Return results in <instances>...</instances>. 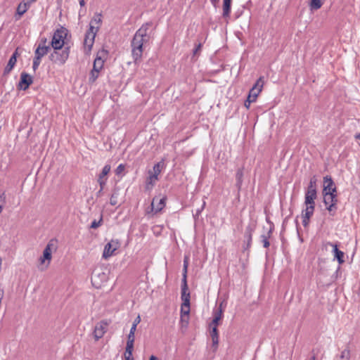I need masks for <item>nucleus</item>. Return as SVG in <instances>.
<instances>
[{"label": "nucleus", "mask_w": 360, "mask_h": 360, "mask_svg": "<svg viewBox=\"0 0 360 360\" xmlns=\"http://www.w3.org/2000/svg\"><path fill=\"white\" fill-rule=\"evenodd\" d=\"M150 25L149 22L143 24L136 32L131 41V56L136 64L141 62L144 46L149 41L150 36L148 34V30Z\"/></svg>", "instance_id": "obj_1"}, {"label": "nucleus", "mask_w": 360, "mask_h": 360, "mask_svg": "<svg viewBox=\"0 0 360 360\" xmlns=\"http://www.w3.org/2000/svg\"><path fill=\"white\" fill-rule=\"evenodd\" d=\"M70 46L59 48L58 49H53V52L49 56V60L55 64L64 65L69 58L70 55Z\"/></svg>", "instance_id": "obj_2"}, {"label": "nucleus", "mask_w": 360, "mask_h": 360, "mask_svg": "<svg viewBox=\"0 0 360 360\" xmlns=\"http://www.w3.org/2000/svg\"><path fill=\"white\" fill-rule=\"evenodd\" d=\"M68 32V30L63 27L55 31L51 41V46L53 49H58L59 48L66 46L65 39L67 37Z\"/></svg>", "instance_id": "obj_3"}, {"label": "nucleus", "mask_w": 360, "mask_h": 360, "mask_svg": "<svg viewBox=\"0 0 360 360\" xmlns=\"http://www.w3.org/2000/svg\"><path fill=\"white\" fill-rule=\"evenodd\" d=\"M257 224L255 221L250 222L245 227L244 232V241L242 246L243 252H247V255H249L250 248L252 245V235L256 229Z\"/></svg>", "instance_id": "obj_4"}, {"label": "nucleus", "mask_w": 360, "mask_h": 360, "mask_svg": "<svg viewBox=\"0 0 360 360\" xmlns=\"http://www.w3.org/2000/svg\"><path fill=\"white\" fill-rule=\"evenodd\" d=\"M317 179L316 176L311 177L304 196V204H314L317 197L316 191Z\"/></svg>", "instance_id": "obj_5"}, {"label": "nucleus", "mask_w": 360, "mask_h": 360, "mask_svg": "<svg viewBox=\"0 0 360 360\" xmlns=\"http://www.w3.org/2000/svg\"><path fill=\"white\" fill-rule=\"evenodd\" d=\"M323 195V203L326 207V210L329 211L330 214L333 216L338 209L337 194L336 193L326 192Z\"/></svg>", "instance_id": "obj_6"}, {"label": "nucleus", "mask_w": 360, "mask_h": 360, "mask_svg": "<svg viewBox=\"0 0 360 360\" xmlns=\"http://www.w3.org/2000/svg\"><path fill=\"white\" fill-rule=\"evenodd\" d=\"M57 240L54 239H51L46 246L45 247L44 251H43V255L39 258V262L41 264H43L45 263L46 261H47V264L46 265L44 269H46L51 262V258H52V250L56 249V243Z\"/></svg>", "instance_id": "obj_7"}, {"label": "nucleus", "mask_w": 360, "mask_h": 360, "mask_svg": "<svg viewBox=\"0 0 360 360\" xmlns=\"http://www.w3.org/2000/svg\"><path fill=\"white\" fill-rule=\"evenodd\" d=\"M110 323L111 321L108 319L102 320L96 323L93 333L94 337L96 341L104 335V334L107 331V327Z\"/></svg>", "instance_id": "obj_8"}, {"label": "nucleus", "mask_w": 360, "mask_h": 360, "mask_svg": "<svg viewBox=\"0 0 360 360\" xmlns=\"http://www.w3.org/2000/svg\"><path fill=\"white\" fill-rule=\"evenodd\" d=\"M99 30V27L96 26L95 32L87 30L85 34V38L84 41V45L85 50H87L86 53H89L94 43L95 37L97 32Z\"/></svg>", "instance_id": "obj_9"}, {"label": "nucleus", "mask_w": 360, "mask_h": 360, "mask_svg": "<svg viewBox=\"0 0 360 360\" xmlns=\"http://www.w3.org/2000/svg\"><path fill=\"white\" fill-rule=\"evenodd\" d=\"M306 208L302 212V225L307 227L310 222V218L313 216L315 210L314 204H305Z\"/></svg>", "instance_id": "obj_10"}, {"label": "nucleus", "mask_w": 360, "mask_h": 360, "mask_svg": "<svg viewBox=\"0 0 360 360\" xmlns=\"http://www.w3.org/2000/svg\"><path fill=\"white\" fill-rule=\"evenodd\" d=\"M119 247L120 243L117 240H111L104 247L103 258L106 259L111 257L114 254L115 251L119 248Z\"/></svg>", "instance_id": "obj_11"}, {"label": "nucleus", "mask_w": 360, "mask_h": 360, "mask_svg": "<svg viewBox=\"0 0 360 360\" xmlns=\"http://www.w3.org/2000/svg\"><path fill=\"white\" fill-rule=\"evenodd\" d=\"M33 83V78L28 73L22 72L20 74V81L17 85L19 90H27L29 86Z\"/></svg>", "instance_id": "obj_12"}, {"label": "nucleus", "mask_w": 360, "mask_h": 360, "mask_svg": "<svg viewBox=\"0 0 360 360\" xmlns=\"http://www.w3.org/2000/svg\"><path fill=\"white\" fill-rule=\"evenodd\" d=\"M18 51H19V48L18 47L15 50V51L13 53L11 58H9L8 62L7 65H6V67L4 68V70L3 72L4 77L8 75L11 73V72L12 71V70L13 69V68L15 67V65H16L17 58L20 55V53L18 52Z\"/></svg>", "instance_id": "obj_13"}, {"label": "nucleus", "mask_w": 360, "mask_h": 360, "mask_svg": "<svg viewBox=\"0 0 360 360\" xmlns=\"http://www.w3.org/2000/svg\"><path fill=\"white\" fill-rule=\"evenodd\" d=\"M107 53L108 52L103 49L98 52L96 58L94 61L92 69H94V70H98V72L101 71L104 64V60L103 59V58L107 55Z\"/></svg>", "instance_id": "obj_14"}, {"label": "nucleus", "mask_w": 360, "mask_h": 360, "mask_svg": "<svg viewBox=\"0 0 360 360\" xmlns=\"http://www.w3.org/2000/svg\"><path fill=\"white\" fill-rule=\"evenodd\" d=\"M181 298L182 300L183 306L186 307H190V292L187 283H181Z\"/></svg>", "instance_id": "obj_15"}, {"label": "nucleus", "mask_w": 360, "mask_h": 360, "mask_svg": "<svg viewBox=\"0 0 360 360\" xmlns=\"http://www.w3.org/2000/svg\"><path fill=\"white\" fill-rule=\"evenodd\" d=\"M323 194L326 192L336 193V187L334 186V182L330 176H326L323 177Z\"/></svg>", "instance_id": "obj_16"}, {"label": "nucleus", "mask_w": 360, "mask_h": 360, "mask_svg": "<svg viewBox=\"0 0 360 360\" xmlns=\"http://www.w3.org/2000/svg\"><path fill=\"white\" fill-rule=\"evenodd\" d=\"M266 221H267V222L270 223V224H271L270 229L268 231L266 234H262L260 236V238L262 239V243L263 244V247L265 248H269V247L270 246V243H269V239L271 238V236L273 233V231L274 229V225L268 219H266Z\"/></svg>", "instance_id": "obj_17"}, {"label": "nucleus", "mask_w": 360, "mask_h": 360, "mask_svg": "<svg viewBox=\"0 0 360 360\" xmlns=\"http://www.w3.org/2000/svg\"><path fill=\"white\" fill-rule=\"evenodd\" d=\"M328 245L333 248V252L334 254V258L338 260L339 264H343L345 262L344 252L338 249L337 244H335L333 243H328Z\"/></svg>", "instance_id": "obj_18"}, {"label": "nucleus", "mask_w": 360, "mask_h": 360, "mask_svg": "<svg viewBox=\"0 0 360 360\" xmlns=\"http://www.w3.org/2000/svg\"><path fill=\"white\" fill-rule=\"evenodd\" d=\"M101 17H102L101 13H95L94 16L90 21L89 28L88 30L95 32L96 28V27L95 26L96 25L100 27L101 22H102Z\"/></svg>", "instance_id": "obj_19"}, {"label": "nucleus", "mask_w": 360, "mask_h": 360, "mask_svg": "<svg viewBox=\"0 0 360 360\" xmlns=\"http://www.w3.org/2000/svg\"><path fill=\"white\" fill-rule=\"evenodd\" d=\"M243 169H244V167H242L240 168H238L236 172V187L238 189V193H240V191L241 190V187H242V184H243Z\"/></svg>", "instance_id": "obj_20"}, {"label": "nucleus", "mask_w": 360, "mask_h": 360, "mask_svg": "<svg viewBox=\"0 0 360 360\" xmlns=\"http://www.w3.org/2000/svg\"><path fill=\"white\" fill-rule=\"evenodd\" d=\"M166 200H167V197L164 196L163 198H162L160 200V201L157 204V205L155 206L154 203H155V198H154L151 202V212H154L155 213H158V212H160L165 206Z\"/></svg>", "instance_id": "obj_21"}, {"label": "nucleus", "mask_w": 360, "mask_h": 360, "mask_svg": "<svg viewBox=\"0 0 360 360\" xmlns=\"http://www.w3.org/2000/svg\"><path fill=\"white\" fill-rule=\"evenodd\" d=\"M149 176L147 177L146 181L145 189L146 191H150L153 189L156 181L158 180V176L155 174H148Z\"/></svg>", "instance_id": "obj_22"}, {"label": "nucleus", "mask_w": 360, "mask_h": 360, "mask_svg": "<svg viewBox=\"0 0 360 360\" xmlns=\"http://www.w3.org/2000/svg\"><path fill=\"white\" fill-rule=\"evenodd\" d=\"M210 336L212 338V347L214 348V350L215 351L217 349L219 345V331L218 329L216 328V327L211 328Z\"/></svg>", "instance_id": "obj_23"}, {"label": "nucleus", "mask_w": 360, "mask_h": 360, "mask_svg": "<svg viewBox=\"0 0 360 360\" xmlns=\"http://www.w3.org/2000/svg\"><path fill=\"white\" fill-rule=\"evenodd\" d=\"M50 50L51 46H38L34 51V56L41 59V58L46 56Z\"/></svg>", "instance_id": "obj_24"}, {"label": "nucleus", "mask_w": 360, "mask_h": 360, "mask_svg": "<svg viewBox=\"0 0 360 360\" xmlns=\"http://www.w3.org/2000/svg\"><path fill=\"white\" fill-rule=\"evenodd\" d=\"M30 6V2H21L19 4L16 10V13L19 15V18L21 17L29 9Z\"/></svg>", "instance_id": "obj_25"}, {"label": "nucleus", "mask_w": 360, "mask_h": 360, "mask_svg": "<svg viewBox=\"0 0 360 360\" xmlns=\"http://www.w3.org/2000/svg\"><path fill=\"white\" fill-rule=\"evenodd\" d=\"M232 0H223V17L227 18L229 16L231 8Z\"/></svg>", "instance_id": "obj_26"}, {"label": "nucleus", "mask_w": 360, "mask_h": 360, "mask_svg": "<svg viewBox=\"0 0 360 360\" xmlns=\"http://www.w3.org/2000/svg\"><path fill=\"white\" fill-rule=\"evenodd\" d=\"M261 92V89H258L257 91H255L253 89H250L247 98V101L249 103H252L253 102H255L257 100V98L259 93Z\"/></svg>", "instance_id": "obj_27"}, {"label": "nucleus", "mask_w": 360, "mask_h": 360, "mask_svg": "<svg viewBox=\"0 0 360 360\" xmlns=\"http://www.w3.org/2000/svg\"><path fill=\"white\" fill-rule=\"evenodd\" d=\"M162 166H163V162H159L155 164L153 166V172L150 170V171H148V174H155L156 176H158V175L161 172V169H162Z\"/></svg>", "instance_id": "obj_28"}, {"label": "nucleus", "mask_w": 360, "mask_h": 360, "mask_svg": "<svg viewBox=\"0 0 360 360\" xmlns=\"http://www.w3.org/2000/svg\"><path fill=\"white\" fill-rule=\"evenodd\" d=\"M110 169H111V167L110 165H105L103 167L101 172L99 174L98 179H105V178H107L106 176L110 172Z\"/></svg>", "instance_id": "obj_29"}, {"label": "nucleus", "mask_w": 360, "mask_h": 360, "mask_svg": "<svg viewBox=\"0 0 360 360\" xmlns=\"http://www.w3.org/2000/svg\"><path fill=\"white\" fill-rule=\"evenodd\" d=\"M99 72H98V70H94V69L91 70L89 77V84H92L96 82V80L99 76Z\"/></svg>", "instance_id": "obj_30"}, {"label": "nucleus", "mask_w": 360, "mask_h": 360, "mask_svg": "<svg viewBox=\"0 0 360 360\" xmlns=\"http://www.w3.org/2000/svg\"><path fill=\"white\" fill-rule=\"evenodd\" d=\"M264 84V77H259V79L256 81L255 84L252 87V89L257 91L258 89H261L262 91Z\"/></svg>", "instance_id": "obj_31"}, {"label": "nucleus", "mask_w": 360, "mask_h": 360, "mask_svg": "<svg viewBox=\"0 0 360 360\" xmlns=\"http://www.w3.org/2000/svg\"><path fill=\"white\" fill-rule=\"evenodd\" d=\"M190 313V307H186V306H183L181 304V321H184V316H188Z\"/></svg>", "instance_id": "obj_32"}, {"label": "nucleus", "mask_w": 360, "mask_h": 360, "mask_svg": "<svg viewBox=\"0 0 360 360\" xmlns=\"http://www.w3.org/2000/svg\"><path fill=\"white\" fill-rule=\"evenodd\" d=\"M322 6L321 0H311L310 7L311 9L317 10Z\"/></svg>", "instance_id": "obj_33"}, {"label": "nucleus", "mask_w": 360, "mask_h": 360, "mask_svg": "<svg viewBox=\"0 0 360 360\" xmlns=\"http://www.w3.org/2000/svg\"><path fill=\"white\" fill-rule=\"evenodd\" d=\"M350 358V351L349 349H344L340 354V359H347L349 360Z\"/></svg>", "instance_id": "obj_34"}, {"label": "nucleus", "mask_w": 360, "mask_h": 360, "mask_svg": "<svg viewBox=\"0 0 360 360\" xmlns=\"http://www.w3.org/2000/svg\"><path fill=\"white\" fill-rule=\"evenodd\" d=\"M350 358V351L349 349H344L340 354V359H347L349 360Z\"/></svg>", "instance_id": "obj_35"}, {"label": "nucleus", "mask_w": 360, "mask_h": 360, "mask_svg": "<svg viewBox=\"0 0 360 360\" xmlns=\"http://www.w3.org/2000/svg\"><path fill=\"white\" fill-rule=\"evenodd\" d=\"M40 63H41V58L34 56V60H33V63H32V68H33L34 71H36L37 70V68H39V66L40 65Z\"/></svg>", "instance_id": "obj_36"}, {"label": "nucleus", "mask_w": 360, "mask_h": 360, "mask_svg": "<svg viewBox=\"0 0 360 360\" xmlns=\"http://www.w3.org/2000/svg\"><path fill=\"white\" fill-rule=\"evenodd\" d=\"M224 309H215L213 311L214 317L219 319V321L223 317Z\"/></svg>", "instance_id": "obj_37"}, {"label": "nucleus", "mask_w": 360, "mask_h": 360, "mask_svg": "<svg viewBox=\"0 0 360 360\" xmlns=\"http://www.w3.org/2000/svg\"><path fill=\"white\" fill-rule=\"evenodd\" d=\"M103 221L102 217L100 219L99 221L94 220L90 226L91 229H97L98 226L101 225V222Z\"/></svg>", "instance_id": "obj_38"}, {"label": "nucleus", "mask_w": 360, "mask_h": 360, "mask_svg": "<svg viewBox=\"0 0 360 360\" xmlns=\"http://www.w3.org/2000/svg\"><path fill=\"white\" fill-rule=\"evenodd\" d=\"M6 203V195L5 193H3L0 195V213L2 212L3 207Z\"/></svg>", "instance_id": "obj_39"}, {"label": "nucleus", "mask_w": 360, "mask_h": 360, "mask_svg": "<svg viewBox=\"0 0 360 360\" xmlns=\"http://www.w3.org/2000/svg\"><path fill=\"white\" fill-rule=\"evenodd\" d=\"M188 267L183 266L181 283H187Z\"/></svg>", "instance_id": "obj_40"}, {"label": "nucleus", "mask_w": 360, "mask_h": 360, "mask_svg": "<svg viewBox=\"0 0 360 360\" xmlns=\"http://www.w3.org/2000/svg\"><path fill=\"white\" fill-rule=\"evenodd\" d=\"M125 169V166L123 164H120L117 166L115 169V174L117 175H120Z\"/></svg>", "instance_id": "obj_41"}, {"label": "nucleus", "mask_w": 360, "mask_h": 360, "mask_svg": "<svg viewBox=\"0 0 360 360\" xmlns=\"http://www.w3.org/2000/svg\"><path fill=\"white\" fill-rule=\"evenodd\" d=\"M134 342H129V341H127V345H126V347H125V350H127L129 352L131 351L133 352L134 350Z\"/></svg>", "instance_id": "obj_42"}, {"label": "nucleus", "mask_w": 360, "mask_h": 360, "mask_svg": "<svg viewBox=\"0 0 360 360\" xmlns=\"http://www.w3.org/2000/svg\"><path fill=\"white\" fill-rule=\"evenodd\" d=\"M117 203V196L115 194H112L110 199V204L111 205H116Z\"/></svg>", "instance_id": "obj_43"}, {"label": "nucleus", "mask_w": 360, "mask_h": 360, "mask_svg": "<svg viewBox=\"0 0 360 360\" xmlns=\"http://www.w3.org/2000/svg\"><path fill=\"white\" fill-rule=\"evenodd\" d=\"M106 181H107V178H105V179H98V183L99 184L100 188L101 190H103V188L106 184Z\"/></svg>", "instance_id": "obj_44"}, {"label": "nucleus", "mask_w": 360, "mask_h": 360, "mask_svg": "<svg viewBox=\"0 0 360 360\" xmlns=\"http://www.w3.org/2000/svg\"><path fill=\"white\" fill-rule=\"evenodd\" d=\"M205 206V202L204 201L202 207L196 210L195 214H193L194 217H198V216L200 214L201 212L203 210Z\"/></svg>", "instance_id": "obj_45"}, {"label": "nucleus", "mask_w": 360, "mask_h": 360, "mask_svg": "<svg viewBox=\"0 0 360 360\" xmlns=\"http://www.w3.org/2000/svg\"><path fill=\"white\" fill-rule=\"evenodd\" d=\"M219 320L214 317L212 321L210 323V327L211 328L216 327V328H217V326H219Z\"/></svg>", "instance_id": "obj_46"}, {"label": "nucleus", "mask_w": 360, "mask_h": 360, "mask_svg": "<svg viewBox=\"0 0 360 360\" xmlns=\"http://www.w3.org/2000/svg\"><path fill=\"white\" fill-rule=\"evenodd\" d=\"M202 46V44L200 42L196 45L195 48L193 49V55H196L201 50Z\"/></svg>", "instance_id": "obj_47"}, {"label": "nucleus", "mask_w": 360, "mask_h": 360, "mask_svg": "<svg viewBox=\"0 0 360 360\" xmlns=\"http://www.w3.org/2000/svg\"><path fill=\"white\" fill-rule=\"evenodd\" d=\"M134 333H132V331H129V333L127 335V341L134 342Z\"/></svg>", "instance_id": "obj_48"}, {"label": "nucleus", "mask_w": 360, "mask_h": 360, "mask_svg": "<svg viewBox=\"0 0 360 360\" xmlns=\"http://www.w3.org/2000/svg\"><path fill=\"white\" fill-rule=\"evenodd\" d=\"M47 39L45 37H43L40 39L39 44L38 46H50L49 45H46Z\"/></svg>", "instance_id": "obj_49"}, {"label": "nucleus", "mask_w": 360, "mask_h": 360, "mask_svg": "<svg viewBox=\"0 0 360 360\" xmlns=\"http://www.w3.org/2000/svg\"><path fill=\"white\" fill-rule=\"evenodd\" d=\"M132 352L131 351L129 352L127 350H125L124 352V358H130V357H133V355H132Z\"/></svg>", "instance_id": "obj_50"}, {"label": "nucleus", "mask_w": 360, "mask_h": 360, "mask_svg": "<svg viewBox=\"0 0 360 360\" xmlns=\"http://www.w3.org/2000/svg\"><path fill=\"white\" fill-rule=\"evenodd\" d=\"M188 257L185 256L184 259V266L188 267Z\"/></svg>", "instance_id": "obj_51"}, {"label": "nucleus", "mask_w": 360, "mask_h": 360, "mask_svg": "<svg viewBox=\"0 0 360 360\" xmlns=\"http://www.w3.org/2000/svg\"><path fill=\"white\" fill-rule=\"evenodd\" d=\"M141 318L140 316H138L134 321L133 324H135L136 326L140 323Z\"/></svg>", "instance_id": "obj_52"}, {"label": "nucleus", "mask_w": 360, "mask_h": 360, "mask_svg": "<svg viewBox=\"0 0 360 360\" xmlns=\"http://www.w3.org/2000/svg\"><path fill=\"white\" fill-rule=\"evenodd\" d=\"M210 2L216 8L219 2V0H210Z\"/></svg>", "instance_id": "obj_53"}, {"label": "nucleus", "mask_w": 360, "mask_h": 360, "mask_svg": "<svg viewBox=\"0 0 360 360\" xmlns=\"http://www.w3.org/2000/svg\"><path fill=\"white\" fill-rule=\"evenodd\" d=\"M4 290L0 288V302H1V300L4 297Z\"/></svg>", "instance_id": "obj_54"}, {"label": "nucleus", "mask_w": 360, "mask_h": 360, "mask_svg": "<svg viewBox=\"0 0 360 360\" xmlns=\"http://www.w3.org/2000/svg\"><path fill=\"white\" fill-rule=\"evenodd\" d=\"M136 330V326L135 324H132L130 331H132V333H135Z\"/></svg>", "instance_id": "obj_55"}, {"label": "nucleus", "mask_w": 360, "mask_h": 360, "mask_svg": "<svg viewBox=\"0 0 360 360\" xmlns=\"http://www.w3.org/2000/svg\"><path fill=\"white\" fill-rule=\"evenodd\" d=\"M223 304H224V302H221L219 304V306H218V307H217V309H224V307L223 306Z\"/></svg>", "instance_id": "obj_56"}, {"label": "nucleus", "mask_w": 360, "mask_h": 360, "mask_svg": "<svg viewBox=\"0 0 360 360\" xmlns=\"http://www.w3.org/2000/svg\"><path fill=\"white\" fill-rule=\"evenodd\" d=\"M250 104H251V103H248L247 100H246V101H245V103H244V105H245V107L246 108H248V109H249Z\"/></svg>", "instance_id": "obj_57"}, {"label": "nucleus", "mask_w": 360, "mask_h": 360, "mask_svg": "<svg viewBox=\"0 0 360 360\" xmlns=\"http://www.w3.org/2000/svg\"><path fill=\"white\" fill-rule=\"evenodd\" d=\"M102 193H103V190H101L100 188L99 191L96 193V196L100 197L102 195Z\"/></svg>", "instance_id": "obj_58"}, {"label": "nucleus", "mask_w": 360, "mask_h": 360, "mask_svg": "<svg viewBox=\"0 0 360 360\" xmlns=\"http://www.w3.org/2000/svg\"><path fill=\"white\" fill-rule=\"evenodd\" d=\"M80 6H84L85 5V1L84 0H79Z\"/></svg>", "instance_id": "obj_59"}, {"label": "nucleus", "mask_w": 360, "mask_h": 360, "mask_svg": "<svg viewBox=\"0 0 360 360\" xmlns=\"http://www.w3.org/2000/svg\"><path fill=\"white\" fill-rule=\"evenodd\" d=\"M182 323H185V326H187L188 323V318L187 317L186 319H185V318L184 317V321H181Z\"/></svg>", "instance_id": "obj_60"}, {"label": "nucleus", "mask_w": 360, "mask_h": 360, "mask_svg": "<svg viewBox=\"0 0 360 360\" xmlns=\"http://www.w3.org/2000/svg\"><path fill=\"white\" fill-rule=\"evenodd\" d=\"M149 360H158V359L154 355L150 356Z\"/></svg>", "instance_id": "obj_61"}, {"label": "nucleus", "mask_w": 360, "mask_h": 360, "mask_svg": "<svg viewBox=\"0 0 360 360\" xmlns=\"http://www.w3.org/2000/svg\"><path fill=\"white\" fill-rule=\"evenodd\" d=\"M95 278H96V274H94L92 277H91V282L93 283V285H94V280H95Z\"/></svg>", "instance_id": "obj_62"}, {"label": "nucleus", "mask_w": 360, "mask_h": 360, "mask_svg": "<svg viewBox=\"0 0 360 360\" xmlns=\"http://www.w3.org/2000/svg\"><path fill=\"white\" fill-rule=\"evenodd\" d=\"M309 360H316V355L314 354L310 359Z\"/></svg>", "instance_id": "obj_63"}, {"label": "nucleus", "mask_w": 360, "mask_h": 360, "mask_svg": "<svg viewBox=\"0 0 360 360\" xmlns=\"http://www.w3.org/2000/svg\"><path fill=\"white\" fill-rule=\"evenodd\" d=\"M355 138L356 139H360V133L359 134H357L356 136H355Z\"/></svg>", "instance_id": "obj_64"}]
</instances>
